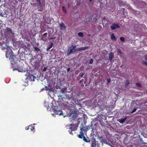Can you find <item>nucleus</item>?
I'll use <instances>...</instances> for the list:
<instances>
[{
    "mask_svg": "<svg viewBox=\"0 0 147 147\" xmlns=\"http://www.w3.org/2000/svg\"><path fill=\"white\" fill-rule=\"evenodd\" d=\"M144 143L145 144H146V143H144Z\"/></svg>",
    "mask_w": 147,
    "mask_h": 147,
    "instance_id": "obj_53",
    "label": "nucleus"
},
{
    "mask_svg": "<svg viewBox=\"0 0 147 147\" xmlns=\"http://www.w3.org/2000/svg\"><path fill=\"white\" fill-rule=\"evenodd\" d=\"M97 137L100 140L101 142H103L104 143H106L107 142L106 140L104 139L102 136H100L98 134L96 135Z\"/></svg>",
    "mask_w": 147,
    "mask_h": 147,
    "instance_id": "obj_6",
    "label": "nucleus"
},
{
    "mask_svg": "<svg viewBox=\"0 0 147 147\" xmlns=\"http://www.w3.org/2000/svg\"><path fill=\"white\" fill-rule=\"evenodd\" d=\"M5 31L6 32L10 35L11 36L13 34L12 30L10 28H7L5 29Z\"/></svg>",
    "mask_w": 147,
    "mask_h": 147,
    "instance_id": "obj_8",
    "label": "nucleus"
},
{
    "mask_svg": "<svg viewBox=\"0 0 147 147\" xmlns=\"http://www.w3.org/2000/svg\"><path fill=\"white\" fill-rule=\"evenodd\" d=\"M70 70V68H69L67 69V71H69Z\"/></svg>",
    "mask_w": 147,
    "mask_h": 147,
    "instance_id": "obj_44",
    "label": "nucleus"
},
{
    "mask_svg": "<svg viewBox=\"0 0 147 147\" xmlns=\"http://www.w3.org/2000/svg\"><path fill=\"white\" fill-rule=\"evenodd\" d=\"M129 84V81L128 80L126 81V86H128Z\"/></svg>",
    "mask_w": 147,
    "mask_h": 147,
    "instance_id": "obj_34",
    "label": "nucleus"
},
{
    "mask_svg": "<svg viewBox=\"0 0 147 147\" xmlns=\"http://www.w3.org/2000/svg\"><path fill=\"white\" fill-rule=\"evenodd\" d=\"M34 48L36 51H39L40 49L39 48L36 47L35 46L34 47Z\"/></svg>",
    "mask_w": 147,
    "mask_h": 147,
    "instance_id": "obj_28",
    "label": "nucleus"
},
{
    "mask_svg": "<svg viewBox=\"0 0 147 147\" xmlns=\"http://www.w3.org/2000/svg\"><path fill=\"white\" fill-rule=\"evenodd\" d=\"M69 5H69V3H68V7H69Z\"/></svg>",
    "mask_w": 147,
    "mask_h": 147,
    "instance_id": "obj_46",
    "label": "nucleus"
},
{
    "mask_svg": "<svg viewBox=\"0 0 147 147\" xmlns=\"http://www.w3.org/2000/svg\"><path fill=\"white\" fill-rule=\"evenodd\" d=\"M88 48L89 47H80L77 49V51H83L86 50V49H88Z\"/></svg>",
    "mask_w": 147,
    "mask_h": 147,
    "instance_id": "obj_11",
    "label": "nucleus"
},
{
    "mask_svg": "<svg viewBox=\"0 0 147 147\" xmlns=\"http://www.w3.org/2000/svg\"><path fill=\"white\" fill-rule=\"evenodd\" d=\"M18 70L19 72H23V71H22L23 70H22V71H21V70H20V69H19L18 68H16L15 69H13V70Z\"/></svg>",
    "mask_w": 147,
    "mask_h": 147,
    "instance_id": "obj_33",
    "label": "nucleus"
},
{
    "mask_svg": "<svg viewBox=\"0 0 147 147\" xmlns=\"http://www.w3.org/2000/svg\"><path fill=\"white\" fill-rule=\"evenodd\" d=\"M78 35L79 36L82 37L84 36V34L82 32H80L78 33Z\"/></svg>",
    "mask_w": 147,
    "mask_h": 147,
    "instance_id": "obj_24",
    "label": "nucleus"
},
{
    "mask_svg": "<svg viewBox=\"0 0 147 147\" xmlns=\"http://www.w3.org/2000/svg\"><path fill=\"white\" fill-rule=\"evenodd\" d=\"M119 26L117 24H113L111 26V28L112 30H114L116 28H119Z\"/></svg>",
    "mask_w": 147,
    "mask_h": 147,
    "instance_id": "obj_9",
    "label": "nucleus"
},
{
    "mask_svg": "<svg viewBox=\"0 0 147 147\" xmlns=\"http://www.w3.org/2000/svg\"><path fill=\"white\" fill-rule=\"evenodd\" d=\"M54 113L55 115H59V116L62 115L64 117V113L60 110H58V108L56 109L55 108L53 109Z\"/></svg>",
    "mask_w": 147,
    "mask_h": 147,
    "instance_id": "obj_5",
    "label": "nucleus"
},
{
    "mask_svg": "<svg viewBox=\"0 0 147 147\" xmlns=\"http://www.w3.org/2000/svg\"><path fill=\"white\" fill-rule=\"evenodd\" d=\"M81 78L80 76H78L77 78V80H79Z\"/></svg>",
    "mask_w": 147,
    "mask_h": 147,
    "instance_id": "obj_40",
    "label": "nucleus"
},
{
    "mask_svg": "<svg viewBox=\"0 0 147 147\" xmlns=\"http://www.w3.org/2000/svg\"><path fill=\"white\" fill-rule=\"evenodd\" d=\"M37 2L38 3V5L40 6H41V4L40 2V0H36Z\"/></svg>",
    "mask_w": 147,
    "mask_h": 147,
    "instance_id": "obj_29",
    "label": "nucleus"
},
{
    "mask_svg": "<svg viewBox=\"0 0 147 147\" xmlns=\"http://www.w3.org/2000/svg\"><path fill=\"white\" fill-rule=\"evenodd\" d=\"M40 61H41V59H40V60H38V63H40Z\"/></svg>",
    "mask_w": 147,
    "mask_h": 147,
    "instance_id": "obj_45",
    "label": "nucleus"
},
{
    "mask_svg": "<svg viewBox=\"0 0 147 147\" xmlns=\"http://www.w3.org/2000/svg\"><path fill=\"white\" fill-rule=\"evenodd\" d=\"M5 56L7 58H9V59L12 64H13L15 63L16 56L13 55L12 51L10 49H7L6 51Z\"/></svg>",
    "mask_w": 147,
    "mask_h": 147,
    "instance_id": "obj_2",
    "label": "nucleus"
},
{
    "mask_svg": "<svg viewBox=\"0 0 147 147\" xmlns=\"http://www.w3.org/2000/svg\"><path fill=\"white\" fill-rule=\"evenodd\" d=\"M29 129H30L31 131H33L34 132V127L33 125H30L29 126Z\"/></svg>",
    "mask_w": 147,
    "mask_h": 147,
    "instance_id": "obj_15",
    "label": "nucleus"
},
{
    "mask_svg": "<svg viewBox=\"0 0 147 147\" xmlns=\"http://www.w3.org/2000/svg\"><path fill=\"white\" fill-rule=\"evenodd\" d=\"M136 85L137 87H139L140 88L142 87V86L140 83H137L136 84Z\"/></svg>",
    "mask_w": 147,
    "mask_h": 147,
    "instance_id": "obj_25",
    "label": "nucleus"
},
{
    "mask_svg": "<svg viewBox=\"0 0 147 147\" xmlns=\"http://www.w3.org/2000/svg\"><path fill=\"white\" fill-rule=\"evenodd\" d=\"M53 44L52 43H51L48 46V48L47 49V51H49L50 49H51L53 47Z\"/></svg>",
    "mask_w": 147,
    "mask_h": 147,
    "instance_id": "obj_16",
    "label": "nucleus"
},
{
    "mask_svg": "<svg viewBox=\"0 0 147 147\" xmlns=\"http://www.w3.org/2000/svg\"><path fill=\"white\" fill-rule=\"evenodd\" d=\"M47 22L48 24H49L51 22V20H50V19L49 18H47Z\"/></svg>",
    "mask_w": 147,
    "mask_h": 147,
    "instance_id": "obj_22",
    "label": "nucleus"
},
{
    "mask_svg": "<svg viewBox=\"0 0 147 147\" xmlns=\"http://www.w3.org/2000/svg\"><path fill=\"white\" fill-rule=\"evenodd\" d=\"M53 39V38H51V39Z\"/></svg>",
    "mask_w": 147,
    "mask_h": 147,
    "instance_id": "obj_51",
    "label": "nucleus"
},
{
    "mask_svg": "<svg viewBox=\"0 0 147 147\" xmlns=\"http://www.w3.org/2000/svg\"><path fill=\"white\" fill-rule=\"evenodd\" d=\"M80 128V130L81 132L83 131L84 132H86L89 129L87 127H84L82 125V127L81 126Z\"/></svg>",
    "mask_w": 147,
    "mask_h": 147,
    "instance_id": "obj_7",
    "label": "nucleus"
},
{
    "mask_svg": "<svg viewBox=\"0 0 147 147\" xmlns=\"http://www.w3.org/2000/svg\"><path fill=\"white\" fill-rule=\"evenodd\" d=\"M144 64L146 65V66H147V62H144Z\"/></svg>",
    "mask_w": 147,
    "mask_h": 147,
    "instance_id": "obj_42",
    "label": "nucleus"
},
{
    "mask_svg": "<svg viewBox=\"0 0 147 147\" xmlns=\"http://www.w3.org/2000/svg\"><path fill=\"white\" fill-rule=\"evenodd\" d=\"M62 9L63 12L65 13L66 14L67 13V11L66 9H65V7L64 6H63L62 7Z\"/></svg>",
    "mask_w": 147,
    "mask_h": 147,
    "instance_id": "obj_20",
    "label": "nucleus"
},
{
    "mask_svg": "<svg viewBox=\"0 0 147 147\" xmlns=\"http://www.w3.org/2000/svg\"><path fill=\"white\" fill-rule=\"evenodd\" d=\"M29 129V126H28V127H26L25 129L26 130H28Z\"/></svg>",
    "mask_w": 147,
    "mask_h": 147,
    "instance_id": "obj_41",
    "label": "nucleus"
},
{
    "mask_svg": "<svg viewBox=\"0 0 147 147\" xmlns=\"http://www.w3.org/2000/svg\"><path fill=\"white\" fill-rule=\"evenodd\" d=\"M137 14H139V12H138V13H137Z\"/></svg>",
    "mask_w": 147,
    "mask_h": 147,
    "instance_id": "obj_49",
    "label": "nucleus"
},
{
    "mask_svg": "<svg viewBox=\"0 0 147 147\" xmlns=\"http://www.w3.org/2000/svg\"><path fill=\"white\" fill-rule=\"evenodd\" d=\"M47 69V67H44L43 69V71H46Z\"/></svg>",
    "mask_w": 147,
    "mask_h": 147,
    "instance_id": "obj_38",
    "label": "nucleus"
},
{
    "mask_svg": "<svg viewBox=\"0 0 147 147\" xmlns=\"http://www.w3.org/2000/svg\"><path fill=\"white\" fill-rule=\"evenodd\" d=\"M84 82V84H85L86 83V81H84V80L83 79H82L81 80L79 81L80 83H82L83 82Z\"/></svg>",
    "mask_w": 147,
    "mask_h": 147,
    "instance_id": "obj_26",
    "label": "nucleus"
},
{
    "mask_svg": "<svg viewBox=\"0 0 147 147\" xmlns=\"http://www.w3.org/2000/svg\"><path fill=\"white\" fill-rule=\"evenodd\" d=\"M63 98L64 99H65L67 100H69V98L68 95L67 94L65 95L63 97Z\"/></svg>",
    "mask_w": 147,
    "mask_h": 147,
    "instance_id": "obj_18",
    "label": "nucleus"
},
{
    "mask_svg": "<svg viewBox=\"0 0 147 147\" xmlns=\"http://www.w3.org/2000/svg\"><path fill=\"white\" fill-rule=\"evenodd\" d=\"M90 142V147H96L97 146L96 144L97 141L94 137H93L91 138Z\"/></svg>",
    "mask_w": 147,
    "mask_h": 147,
    "instance_id": "obj_4",
    "label": "nucleus"
},
{
    "mask_svg": "<svg viewBox=\"0 0 147 147\" xmlns=\"http://www.w3.org/2000/svg\"><path fill=\"white\" fill-rule=\"evenodd\" d=\"M107 83H109L111 81V80L110 78L109 79H107Z\"/></svg>",
    "mask_w": 147,
    "mask_h": 147,
    "instance_id": "obj_37",
    "label": "nucleus"
},
{
    "mask_svg": "<svg viewBox=\"0 0 147 147\" xmlns=\"http://www.w3.org/2000/svg\"><path fill=\"white\" fill-rule=\"evenodd\" d=\"M89 1H90V2H92V0H89Z\"/></svg>",
    "mask_w": 147,
    "mask_h": 147,
    "instance_id": "obj_48",
    "label": "nucleus"
},
{
    "mask_svg": "<svg viewBox=\"0 0 147 147\" xmlns=\"http://www.w3.org/2000/svg\"><path fill=\"white\" fill-rule=\"evenodd\" d=\"M120 40L121 41H122L123 42H124L125 41V38L123 37H121L120 38Z\"/></svg>",
    "mask_w": 147,
    "mask_h": 147,
    "instance_id": "obj_30",
    "label": "nucleus"
},
{
    "mask_svg": "<svg viewBox=\"0 0 147 147\" xmlns=\"http://www.w3.org/2000/svg\"><path fill=\"white\" fill-rule=\"evenodd\" d=\"M98 146V147H100L99 146Z\"/></svg>",
    "mask_w": 147,
    "mask_h": 147,
    "instance_id": "obj_52",
    "label": "nucleus"
},
{
    "mask_svg": "<svg viewBox=\"0 0 147 147\" xmlns=\"http://www.w3.org/2000/svg\"><path fill=\"white\" fill-rule=\"evenodd\" d=\"M126 118H125L124 119H121L120 120L119 122L121 123H123L125 122V121L126 120Z\"/></svg>",
    "mask_w": 147,
    "mask_h": 147,
    "instance_id": "obj_21",
    "label": "nucleus"
},
{
    "mask_svg": "<svg viewBox=\"0 0 147 147\" xmlns=\"http://www.w3.org/2000/svg\"><path fill=\"white\" fill-rule=\"evenodd\" d=\"M114 57V53L113 52H111L109 55V59L111 61Z\"/></svg>",
    "mask_w": 147,
    "mask_h": 147,
    "instance_id": "obj_12",
    "label": "nucleus"
},
{
    "mask_svg": "<svg viewBox=\"0 0 147 147\" xmlns=\"http://www.w3.org/2000/svg\"><path fill=\"white\" fill-rule=\"evenodd\" d=\"M45 90H51V88H49L47 87V86H46L45 87Z\"/></svg>",
    "mask_w": 147,
    "mask_h": 147,
    "instance_id": "obj_31",
    "label": "nucleus"
},
{
    "mask_svg": "<svg viewBox=\"0 0 147 147\" xmlns=\"http://www.w3.org/2000/svg\"><path fill=\"white\" fill-rule=\"evenodd\" d=\"M72 114H71L70 116L69 117H71L70 118L69 121L71 123L69 125H67L66 126V128L67 129H69L71 130H68L69 133L73 135L72 131H76L77 129V127L78 126V121L76 119L73 117V115H72Z\"/></svg>",
    "mask_w": 147,
    "mask_h": 147,
    "instance_id": "obj_1",
    "label": "nucleus"
},
{
    "mask_svg": "<svg viewBox=\"0 0 147 147\" xmlns=\"http://www.w3.org/2000/svg\"><path fill=\"white\" fill-rule=\"evenodd\" d=\"M111 38L113 41H115L117 40V38L114 36L113 34H112L111 36Z\"/></svg>",
    "mask_w": 147,
    "mask_h": 147,
    "instance_id": "obj_14",
    "label": "nucleus"
},
{
    "mask_svg": "<svg viewBox=\"0 0 147 147\" xmlns=\"http://www.w3.org/2000/svg\"><path fill=\"white\" fill-rule=\"evenodd\" d=\"M81 86H82V87H84V85L83 84V83H81Z\"/></svg>",
    "mask_w": 147,
    "mask_h": 147,
    "instance_id": "obj_43",
    "label": "nucleus"
},
{
    "mask_svg": "<svg viewBox=\"0 0 147 147\" xmlns=\"http://www.w3.org/2000/svg\"><path fill=\"white\" fill-rule=\"evenodd\" d=\"M98 15H96L95 17H94V18H93V19L94 20V21H97V20L98 19Z\"/></svg>",
    "mask_w": 147,
    "mask_h": 147,
    "instance_id": "obj_27",
    "label": "nucleus"
},
{
    "mask_svg": "<svg viewBox=\"0 0 147 147\" xmlns=\"http://www.w3.org/2000/svg\"><path fill=\"white\" fill-rule=\"evenodd\" d=\"M136 110H137V109L136 108H134L133 110L131 111V113H133L135 112L136 111Z\"/></svg>",
    "mask_w": 147,
    "mask_h": 147,
    "instance_id": "obj_35",
    "label": "nucleus"
},
{
    "mask_svg": "<svg viewBox=\"0 0 147 147\" xmlns=\"http://www.w3.org/2000/svg\"><path fill=\"white\" fill-rule=\"evenodd\" d=\"M78 137L79 138L82 139L83 137H84V133L83 132H81V131H80V134L78 135Z\"/></svg>",
    "mask_w": 147,
    "mask_h": 147,
    "instance_id": "obj_13",
    "label": "nucleus"
},
{
    "mask_svg": "<svg viewBox=\"0 0 147 147\" xmlns=\"http://www.w3.org/2000/svg\"><path fill=\"white\" fill-rule=\"evenodd\" d=\"M140 140L142 142H143V141L141 139V138L140 139Z\"/></svg>",
    "mask_w": 147,
    "mask_h": 147,
    "instance_id": "obj_47",
    "label": "nucleus"
},
{
    "mask_svg": "<svg viewBox=\"0 0 147 147\" xmlns=\"http://www.w3.org/2000/svg\"><path fill=\"white\" fill-rule=\"evenodd\" d=\"M145 60H147V55H145Z\"/></svg>",
    "mask_w": 147,
    "mask_h": 147,
    "instance_id": "obj_39",
    "label": "nucleus"
},
{
    "mask_svg": "<svg viewBox=\"0 0 147 147\" xmlns=\"http://www.w3.org/2000/svg\"><path fill=\"white\" fill-rule=\"evenodd\" d=\"M76 46L71 45L69 47L68 49V51L67 52V54L69 55L72 53L75 52L76 51H77V49H76Z\"/></svg>",
    "mask_w": 147,
    "mask_h": 147,
    "instance_id": "obj_3",
    "label": "nucleus"
},
{
    "mask_svg": "<svg viewBox=\"0 0 147 147\" xmlns=\"http://www.w3.org/2000/svg\"><path fill=\"white\" fill-rule=\"evenodd\" d=\"M59 27L60 29L61 30H65L66 28V26L63 22H61L59 25Z\"/></svg>",
    "mask_w": 147,
    "mask_h": 147,
    "instance_id": "obj_10",
    "label": "nucleus"
},
{
    "mask_svg": "<svg viewBox=\"0 0 147 147\" xmlns=\"http://www.w3.org/2000/svg\"><path fill=\"white\" fill-rule=\"evenodd\" d=\"M84 73H80L79 75V76H80L81 78L83 77V76H84Z\"/></svg>",
    "mask_w": 147,
    "mask_h": 147,
    "instance_id": "obj_32",
    "label": "nucleus"
},
{
    "mask_svg": "<svg viewBox=\"0 0 147 147\" xmlns=\"http://www.w3.org/2000/svg\"><path fill=\"white\" fill-rule=\"evenodd\" d=\"M47 33H45L44 34H43V35H42L41 36V38H44V37H47Z\"/></svg>",
    "mask_w": 147,
    "mask_h": 147,
    "instance_id": "obj_19",
    "label": "nucleus"
},
{
    "mask_svg": "<svg viewBox=\"0 0 147 147\" xmlns=\"http://www.w3.org/2000/svg\"><path fill=\"white\" fill-rule=\"evenodd\" d=\"M83 140L86 142H90V140H88L86 137L84 136V137H83L82 138Z\"/></svg>",
    "mask_w": 147,
    "mask_h": 147,
    "instance_id": "obj_17",
    "label": "nucleus"
},
{
    "mask_svg": "<svg viewBox=\"0 0 147 147\" xmlns=\"http://www.w3.org/2000/svg\"><path fill=\"white\" fill-rule=\"evenodd\" d=\"M27 46H30L29 44V45H27Z\"/></svg>",
    "mask_w": 147,
    "mask_h": 147,
    "instance_id": "obj_50",
    "label": "nucleus"
},
{
    "mask_svg": "<svg viewBox=\"0 0 147 147\" xmlns=\"http://www.w3.org/2000/svg\"><path fill=\"white\" fill-rule=\"evenodd\" d=\"M93 60L92 59H91L90 60V61H89V63L90 64H92L93 63Z\"/></svg>",
    "mask_w": 147,
    "mask_h": 147,
    "instance_id": "obj_36",
    "label": "nucleus"
},
{
    "mask_svg": "<svg viewBox=\"0 0 147 147\" xmlns=\"http://www.w3.org/2000/svg\"><path fill=\"white\" fill-rule=\"evenodd\" d=\"M30 78L32 81H34L35 79L36 78V77L34 76L31 75L30 77Z\"/></svg>",
    "mask_w": 147,
    "mask_h": 147,
    "instance_id": "obj_23",
    "label": "nucleus"
}]
</instances>
